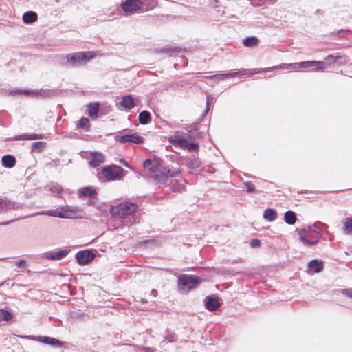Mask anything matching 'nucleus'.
<instances>
[{
    "label": "nucleus",
    "instance_id": "f257e3e1",
    "mask_svg": "<svg viewBox=\"0 0 352 352\" xmlns=\"http://www.w3.org/2000/svg\"><path fill=\"white\" fill-rule=\"evenodd\" d=\"M198 123H194L187 128L188 138H184L180 132L177 131L173 135L168 137V141L175 147L188 149L190 152L197 151L199 145L194 142L196 138H201V133L198 131Z\"/></svg>",
    "mask_w": 352,
    "mask_h": 352
},
{
    "label": "nucleus",
    "instance_id": "7ed1b4c3",
    "mask_svg": "<svg viewBox=\"0 0 352 352\" xmlns=\"http://www.w3.org/2000/svg\"><path fill=\"white\" fill-rule=\"evenodd\" d=\"M179 170H171L161 164H157L150 173V177L157 184H165L169 177H176L179 174Z\"/></svg>",
    "mask_w": 352,
    "mask_h": 352
},
{
    "label": "nucleus",
    "instance_id": "f3484780",
    "mask_svg": "<svg viewBox=\"0 0 352 352\" xmlns=\"http://www.w3.org/2000/svg\"><path fill=\"white\" fill-rule=\"evenodd\" d=\"M104 162V156L98 152H93L91 153V157L89 161V165L93 168L99 166Z\"/></svg>",
    "mask_w": 352,
    "mask_h": 352
},
{
    "label": "nucleus",
    "instance_id": "864d4df0",
    "mask_svg": "<svg viewBox=\"0 0 352 352\" xmlns=\"http://www.w3.org/2000/svg\"><path fill=\"white\" fill-rule=\"evenodd\" d=\"M213 1H214V6H215V7H217V6L216 5V3H217V0H213Z\"/></svg>",
    "mask_w": 352,
    "mask_h": 352
},
{
    "label": "nucleus",
    "instance_id": "39448f33",
    "mask_svg": "<svg viewBox=\"0 0 352 352\" xmlns=\"http://www.w3.org/2000/svg\"><path fill=\"white\" fill-rule=\"evenodd\" d=\"M93 56H88L87 52H76L68 54L65 58L67 60L65 63H63L65 67H79L85 64L88 60L91 59Z\"/></svg>",
    "mask_w": 352,
    "mask_h": 352
},
{
    "label": "nucleus",
    "instance_id": "c03bdc74",
    "mask_svg": "<svg viewBox=\"0 0 352 352\" xmlns=\"http://www.w3.org/2000/svg\"><path fill=\"white\" fill-rule=\"evenodd\" d=\"M342 294L347 297L352 298V288L342 289Z\"/></svg>",
    "mask_w": 352,
    "mask_h": 352
},
{
    "label": "nucleus",
    "instance_id": "4d7b16f0",
    "mask_svg": "<svg viewBox=\"0 0 352 352\" xmlns=\"http://www.w3.org/2000/svg\"><path fill=\"white\" fill-rule=\"evenodd\" d=\"M164 343H165V341H162V342H161V344L162 345Z\"/></svg>",
    "mask_w": 352,
    "mask_h": 352
},
{
    "label": "nucleus",
    "instance_id": "423d86ee",
    "mask_svg": "<svg viewBox=\"0 0 352 352\" xmlns=\"http://www.w3.org/2000/svg\"><path fill=\"white\" fill-rule=\"evenodd\" d=\"M177 280L178 286L182 287V289H187V291H190L199 285L201 278L193 275L181 274Z\"/></svg>",
    "mask_w": 352,
    "mask_h": 352
},
{
    "label": "nucleus",
    "instance_id": "ea45409f",
    "mask_svg": "<svg viewBox=\"0 0 352 352\" xmlns=\"http://www.w3.org/2000/svg\"><path fill=\"white\" fill-rule=\"evenodd\" d=\"M211 100H212V98H210V96H208L207 98H206V108L205 111H204V113H202L201 117L199 118V122H201L202 120V119L208 113V112L209 111V104H210Z\"/></svg>",
    "mask_w": 352,
    "mask_h": 352
},
{
    "label": "nucleus",
    "instance_id": "3c124183",
    "mask_svg": "<svg viewBox=\"0 0 352 352\" xmlns=\"http://www.w3.org/2000/svg\"><path fill=\"white\" fill-rule=\"evenodd\" d=\"M140 301L142 302V303H146L148 301L146 298H140Z\"/></svg>",
    "mask_w": 352,
    "mask_h": 352
},
{
    "label": "nucleus",
    "instance_id": "b1692460",
    "mask_svg": "<svg viewBox=\"0 0 352 352\" xmlns=\"http://www.w3.org/2000/svg\"><path fill=\"white\" fill-rule=\"evenodd\" d=\"M151 120V113L146 110L142 111L138 115V121L140 124H148Z\"/></svg>",
    "mask_w": 352,
    "mask_h": 352
},
{
    "label": "nucleus",
    "instance_id": "f8f14e48",
    "mask_svg": "<svg viewBox=\"0 0 352 352\" xmlns=\"http://www.w3.org/2000/svg\"><path fill=\"white\" fill-rule=\"evenodd\" d=\"M60 212L66 215V217H62L63 219L76 218V213L82 211L80 207L70 205L62 206L60 207Z\"/></svg>",
    "mask_w": 352,
    "mask_h": 352
},
{
    "label": "nucleus",
    "instance_id": "bb28decb",
    "mask_svg": "<svg viewBox=\"0 0 352 352\" xmlns=\"http://www.w3.org/2000/svg\"><path fill=\"white\" fill-rule=\"evenodd\" d=\"M296 213L292 210H288L284 214L285 222L288 225H294L296 221Z\"/></svg>",
    "mask_w": 352,
    "mask_h": 352
},
{
    "label": "nucleus",
    "instance_id": "7c9ffc66",
    "mask_svg": "<svg viewBox=\"0 0 352 352\" xmlns=\"http://www.w3.org/2000/svg\"><path fill=\"white\" fill-rule=\"evenodd\" d=\"M259 42V40L256 36H249L245 38L243 41V44L248 47H252L256 45Z\"/></svg>",
    "mask_w": 352,
    "mask_h": 352
},
{
    "label": "nucleus",
    "instance_id": "4c0bfd02",
    "mask_svg": "<svg viewBox=\"0 0 352 352\" xmlns=\"http://www.w3.org/2000/svg\"><path fill=\"white\" fill-rule=\"evenodd\" d=\"M49 186V190L54 193L60 195L62 192V188L58 184L53 183L51 184Z\"/></svg>",
    "mask_w": 352,
    "mask_h": 352
},
{
    "label": "nucleus",
    "instance_id": "cd10ccee",
    "mask_svg": "<svg viewBox=\"0 0 352 352\" xmlns=\"http://www.w3.org/2000/svg\"><path fill=\"white\" fill-rule=\"evenodd\" d=\"M263 217L268 221H274L277 218V212L274 209L267 208L265 210Z\"/></svg>",
    "mask_w": 352,
    "mask_h": 352
},
{
    "label": "nucleus",
    "instance_id": "6e6d98bb",
    "mask_svg": "<svg viewBox=\"0 0 352 352\" xmlns=\"http://www.w3.org/2000/svg\"><path fill=\"white\" fill-rule=\"evenodd\" d=\"M47 91H39V92L46 93Z\"/></svg>",
    "mask_w": 352,
    "mask_h": 352
},
{
    "label": "nucleus",
    "instance_id": "c85d7f7f",
    "mask_svg": "<svg viewBox=\"0 0 352 352\" xmlns=\"http://www.w3.org/2000/svg\"><path fill=\"white\" fill-rule=\"evenodd\" d=\"M91 127L90 122L89 118L82 117L81 118L77 124H76V129H84L86 131H89Z\"/></svg>",
    "mask_w": 352,
    "mask_h": 352
},
{
    "label": "nucleus",
    "instance_id": "6ab92c4d",
    "mask_svg": "<svg viewBox=\"0 0 352 352\" xmlns=\"http://www.w3.org/2000/svg\"><path fill=\"white\" fill-rule=\"evenodd\" d=\"M100 104L98 102L89 103L87 106L88 115L91 118L96 119L98 116Z\"/></svg>",
    "mask_w": 352,
    "mask_h": 352
},
{
    "label": "nucleus",
    "instance_id": "dca6fc26",
    "mask_svg": "<svg viewBox=\"0 0 352 352\" xmlns=\"http://www.w3.org/2000/svg\"><path fill=\"white\" fill-rule=\"evenodd\" d=\"M206 308L210 311L218 309L221 305L218 298L207 296L204 300Z\"/></svg>",
    "mask_w": 352,
    "mask_h": 352
},
{
    "label": "nucleus",
    "instance_id": "a211bd4d",
    "mask_svg": "<svg viewBox=\"0 0 352 352\" xmlns=\"http://www.w3.org/2000/svg\"><path fill=\"white\" fill-rule=\"evenodd\" d=\"M120 104L124 109H131L135 106V103L131 95L123 96Z\"/></svg>",
    "mask_w": 352,
    "mask_h": 352
},
{
    "label": "nucleus",
    "instance_id": "0eeeda50",
    "mask_svg": "<svg viewBox=\"0 0 352 352\" xmlns=\"http://www.w3.org/2000/svg\"><path fill=\"white\" fill-rule=\"evenodd\" d=\"M124 169L117 165L107 166L102 168V173L107 181H119L124 177Z\"/></svg>",
    "mask_w": 352,
    "mask_h": 352
},
{
    "label": "nucleus",
    "instance_id": "473e14b6",
    "mask_svg": "<svg viewBox=\"0 0 352 352\" xmlns=\"http://www.w3.org/2000/svg\"><path fill=\"white\" fill-rule=\"evenodd\" d=\"M285 64V63H283V64H281L278 66H274V67H267V68H264V69H254L251 74H259V73H262V72H272L276 69H285L284 67H280ZM287 69H289V68H287Z\"/></svg>",
    "mask_w": 352,
    "mask_h": 352
},
{
    "label": "nucleus",
    "instance_id": "9b49d317",
    "mask_svg": "<svg viewBox=\"0 0 352 352\" xmlns=\"http://www.w3.org/2000/svg\"><path fill=\"white\" fill-rule=\"evenodd\" d=\"M249 74V69H242L239 72L223 73L215 75H211L209 76H205L206 78L214 79L217 80H223L228 78H233L237 76L239 74L246 75Z\"/></svg>",
    "mask_w": 352,
    "mask_h": 352
},
{
    "label": "nucleus",
    "instance_id": "f03ea898",
    "mask_svg": "<svg viewBox=\"0 0 352 352\" xmlns=\"http://www.w3.org/2000/svg\"><path fill=\"white\" fill-rule=\"evenodd\" d=\"M342 59V56L340 55H333L329 54L325 58L324 61L320 60H306L302 61L299 63H294L290 64H285L281 67L284 68H293V69H299V68H307L310 67H315L316 71H324L327 65V63H336L338 60Z\"/></svg>",
    "mask_w": 352,
    "mask_h": 352
},
{
    "label": "nucleus",
    "instance_id": "58836bf2",
    "mask_svg": "<svg viewBox=\"0 0 352 352\" xmlns=\"http://www.w3.org/2000/svg\"><path fill=\"white\" fill-rule=\"evenodd\" d=\"M165 340L168 342H173L176 340V335L175 333L170 330H166V335L165 336Z\"/></svg>",
    "mask_w": 352,
    "mask_h": 352
},
{
    "label": "nucleus",
    "instance_id": "6e6552de",
    "mask_svg": "<svg viewBox=\"0 0 352 352\" xmlns=\"http://www.w3.org/2000/svg\"><path fill=\"white\" fill-rule=\"evenodd\" d=\"M97 251L93 249H87L78 252L76 254V259L80 265H85L94 260Z\"/></svg>",
    "mask_w": 352,
    "mask_h": 352
},
{
    "label": "nucleus",
    "instance_id": "393cba45",
    "mask_svg": "<svg viewBox=\"0 0 352 352\" xmlns=\"http://www.w3.org/2000/svg\"><path fill=\"white\" fill-rule=\"evenodd\" d=\"M96 194H97L96 190L91 186H87V187L82 188L79 191L80 197H87L91 198L94 196H95Z\"/></svg>",
    "mask_w": 352,
    "mask_h": 352
},
{
    "label": "nucleus",
    "instance_id": "f704fd0d",
    "mask_svg": "<svg viewBox=\"0 0 352 352\" xmlns=\"http://www.w3.org/2000/svg\"><path fill=\"white\" fill-rule=\"evenodd\" d=\"M45 144L44 142H34L32 144V151L39 153L45 148Z\"/></svg>",
    "mask_w": 352,
    "mask_h": 352
},
{
    "label": "nucleus",
    "instance_id": "ddd939ff",
    "mask_svg": "<svg viewBox=\"0 0 352 352\" xmlns=\"http://www.w3.org/2000/svg\"><path fill=\"white\" fill-rule=\"evenodd\" d=\"M69 252V250H60L54 252H47L43 254V258L51 260V261H57L60 260L65 258Z\"/></svg>",
    "mask_w": 352,
    "mask_h": 352
},
{
    "label": "nucleus",
    "instance_id": "2f4dec72",
    "mask_svg": "<svg viewBox=\"0 0 352 352\" xmlns=\"http://www.w3.org/2000/svg\"><path fill=\"white\" fill-rule=\"evenodd\" d=\"M160 162L161 161L160 160H151L147 159L143 162V166L146 168H148L151 173L152 170L155 168V166L160 164Z\"/></svg>",
    "mask_w": 352,
    "mask_h": 352
},
{
    "label": "nucleus",
    "instance_id": "2eb2a0df",
    "mask_svg": "<svg viewBox=\"0 0 352 352\" xmlns=\"http://www.w3.org/2000/svg\"><path fill=\"white\" fill-rule=\"evenodd\" d=\"M36 341L53 346H61L63 344L62 341L47 336H37Z\"/></svg>",
    "mask_w": 352,
    "mask_h": 352
},
{
    "label": "nucleus",
    "instance_id": "5fc2aeb1",
    "mask_svg": "<svg viewBox=\"0 0 352 352\" xmlns=\"http://www.w3.org/2000/svg\"><path fill=\"white\" fill-rule=\"evenodd\" d=\"M314 226L315 228H318V226H317V223H314Z\"/></svg>",
    "mask_w": 352,
    "mask_h": 352
},
{
    "label": "nucleus",
    "instance_id": "09e8293b",
    "mask_svg": "<svg viewBox=\"0 0 352 352\" xmlns=\"http://www.w3.org/2000/svg\"><path fill=\"white\" fill-rule=\"evenodd\" d=\"M151 295H152L153 297H156L157 296V291L155 289H153L151 292Z\"/></svg>",
    "mask_w": 352,
    "mask_h": 352
},
{
    "label": "nucleus",
    "instance_id": "49530a36",
    "mask_svg": "<svg viewBox=\"0 0 352 352\" xmlns=\"http://www.w3.org/2000/svg\"><path fill=\"white\" fill-rule=\"evenodd\" d=\"M19 338H22V339H26V340H36V336H26V335H23V336H19Z\"/></svg>",
    "mask_w": 352,
    "mask_h": 352
},
{
    "label": "nucleus",
    "instance_id": "c756f323",
    "mask_svg": "<svg viewBox=\"0 0 352 352\" xmlns=\"http://www.w3.org/2000/svg\"><path fill=\"white\" fill-rule=\"evenodd\" d=\"M38 214H45L50 217H59L62 218V217H66L65 214H63L62 212H60V207L58 208L56 210H50L47 211H43L38 213Z\"/></svg>",
    "mask_w": 352,
    "mask_h": 352
},
{
    "label": "nucleus",
    "instance_id": "4be33fe9",
    "mask_svg": "<svg viewBox=\"0 0 352 352\" xmlns=\"http://www.w3.org/2000/svg\"><path fill=\"white\" fill-rule=\"evenodd\" d=\"M43 138V135H42V134L24 133L22 135L14 136V140H31L41 139Z\"/></svg>",
    "mask_w": 352,
    "mask_h": 352
},
{
    "label": "nucleus",
    "instance_id": "412c9836",
    "mask_svg": "<svg viewBox=\"0 0 352 352\" xmlns=\"http://www.w3.org/2000/svg\"><path fill=\"white\" fill-rule=\"evenodd\" d=\"M308 267L310 270H313L314 273H319L323 269V264L321 261L313 259L309 262Z\"/></svg>",
    "mask_w": 352,
    "mask_h": 352
},
{
    "label": "nucleus",
    "instance_id": "9d476101",
    "mask_svg": "<svg viewBox=\"0 0 352 352\" xmlns=\"http://www.w3.org/2000/svg\"><path fill=\"white\" fill-rule=\"evenodd\" d=\"M116 140L120 143L133 142L135 144H141L144 141V138L137 133L126 134L124 135H116Z\"/></svg>",
    "mask_w": 352,
    "mask_h": 352
},
{
    "label": "nucleus",
    "instance_id": "603ef678",
    "mask_svg": "<svg viewBox=\"0 0 352 352\" xmlns=\"http://www.w3.org/2000/svg\"><path fill=\"white\" fill-rule=\"evenodd\" d=\"M10 221H7V222H3L1 223H0V225H3V226H6V225H8L9 224Z\"/></svg>",
    "mask_w": 352,
    "mask_h": 352
},
{
    "label": "nucleus",
    "instance_id": "a18cd8bd",
    "mask_svg": "<svg viewBox=\"0 0 352 352\" xmlns=\"http://www.w3.org/2000/svg\"><path fill=\"white\" fill-rule=\"evenodd\" d=\"M261 245V241L257 239H252L250 241V246L252 248H257Z\"/></svg>",
    "mask_w": 352,
    "mask_h": 352
},
{
    "label": "nucleus",
    "instance_id": "aec40b11",
    "mask_svg": "<svg viewBox=\"0 0 352 352\" xmlns=\"http://www.w3.org/2000/svg\"><path fill=\"white\" fill-rule=\"evenodd\" d=\"M38 19V14L34 11H28L23 14V21L25 24H30Z\"/></svg>",
    "mask_w": 352,
    "mask_h": 352
},
{
    "label": "nucleus",
    "instance_id": "72a5a7b5",
    "mask_svg": "<svg viewBox=\"0 0 352 352\" xmlns=\"http://www.w3.org/2000/svg\"><path fill=\"white\" fill-rule=\"evenodd\" d=\"M13 317L11 312L6 309H0V322L1 321H10Z\"/></svg>",
    "mask_w": 352,
    "mask_h": 352
},
{
    "label": "nucleus",
    "instance_id": "a878e982",
    "mask_svg": "<svg viewBox=\"0 0 352 352\" xmlns=\"http://www.w3.org/2000/svg\"><path fill=\"white\" fill-rule=\"evenodd\" d=\"M298 234H299V236H300V241L304 245H307V246L314 245L318 242L316 240H308L307 239V237L305 235L306 234V230L305 229L300 230Z\"/></svg>",
    "mask_w": 352,
    "mask_h": 352
},
{
    "label": "nucleus",
    "instance_id": "1a4fd4ad",
    "mask_svg": "<svg viewBox=\"0 0 352 352\" xmlns=\"http://www.w3.org/2000/svg\"><path fill=\"white\" fill-rule=\"evenodd\" d=\"M120 6L125 13H133L142 8V3L140 0H125L122 1Z\"/></svg>",
    "mask_w": 352,
    "mask_h": 352
},
{
    "label": "nucleus",
    "instance_id": "20e7f679",
    "mask_svg": "<svg viewBox=\"0 0 352 352\" xmlns=\"http://www.w3.org/2000/svg\"><path fill=\"white\" fill-rule=\"evenodd\" d=\"M138 205L133 202H122L116 206H113L110 209V212L113 216H118L120 218H124L132 214L138 210Z\"/></svg>",
    "mask_w": 352,
    "mask_h": 352
},
{
    "label": "nucleus",
    "instance_id": "5701e85b",
    "mask_svg": "<svg viewBox=\"0 0 352 352\" xmlns=\"http://www.w3.org/2000/svg\"><path fill=\"white\" fill-rule=\"evenodd\" d=\"M2 165L6 168H12L16 164V159L12 155H6L1 158Z\"/></svg>",
    "mask_w": 352,
    "mask_h": 352
},
{
    "label": "nucleus",
    "instance_id": "8fccbe9b",
    "mask_svg": "<svg viewBox=\"0 0 352 352\" xmlns=\"http://www.w3.org/2000/svg\"><path fill=\"white\" fill-rule=\"evenodd\" d=\"M315 14H324V11L320 10V9H318L316 10L315 12Z\"/></svg>",
    "mask_w": 352,
    "mask_h": 352
},
{
    "label": "nucleus",
    "instance_id": "79ce46f5",
    "mask_svg": "<svg viewBox=\"0 0 352 352\" xmlns=\"http://www.w3.org/2000/svg\"><path fill=\"white\" fill-rule=\"evenodd\" d=\"M15 264L19 268H26L28 267L27 263L24 259H19L15 261Z\"/></svg>",
    "mask_w": 352,
    "mask_h": 352
},
{
    "label": "nucleus",
    "instance_id": "4468645a",
    "mask_svg": "<svg viewBox=\"0 0 352 352\" xmlns=\"http://www.w3.org/2000/svg\"><path fill=\"white\" fill-rule=\"evenodd\" d=\"M19 204L16 202L11 201L6 197H0V214L19 208Z\"/></svg>",
    "mask_w": 352,
    "mask_h": 352
},
{
    "label": "nucleus",
    "instance_id": "a19ab883",
    "mask_svg": "<svg viewBox=\"0 0 352 352\" xmlns=\"http://www.w3.org/2000/svg\"><path fill=\"white\" fill-rule=\"evenodd\" d=\"M244 186L246 187L247 191L248 192L254 193L256 192L254 186L251 182H245Z\"/></svg>",
    "mask_w": 352,
    "mask_h": 352
},
{
    "label": "nucleus",
    "instance_id": "de8ad7c7",
    "mask_svg": "<svg viewBox=\"0 0 352 352\" xmlns=\"http://www.w3.org/2000/svg\"><path fill=\"white\" fill-rule=\"evenodd\" d=\"M120 162H121V163H122L124 166L128 167V168H131V169H132V168L130 166V165L129 164V163H128L126 161H125L124 160H121V161H120Z\"/></svg>",
    "mask_w": 352,
    "mask_h": 352
},
{
    "label": "nucleus",
    "instance_id": "e433bc0d",
    "mask_svg": "<svg viewBox=\"0 0 352 352\" xmlns=\"http://www.w3.org/2000/svg\"><path fill=\"white\" fill-rule=\"evenodd\" d=\"M33 91L30 89H14L12 90H9L8 92V95H16L20 94H24L25 95H29L30 93H32Z\"/></svg>",
    "mask_w": 352,
    "mask_h": 352
},
{
    "label": "nucleus",
    "instance_id": "37998d69",
    "mask_svg": "<svg viewBox=\"0 0 352 352\" xmlns=\"http://www.w3.org/2000/svg\"><path fill=\"white\" fill-rule=\"evenodd\" d=\"M135 352H153V350L149 347L137 346Z\"/></svg>",
    "mask_w": 352,
    "mask_h": 352
},
{
    "label": "nucleus",
    "instance_id": "c9c22d12",
    "mask_svg": "<svg viewBox=\"0 0 352 352\" xmlns=\"http://www.w3.org/2000/svg\"><path fill=\"white\" fill-rule=\"evenodd\" d=\"M344 232L347 234H352V217L345 219Z\"/></svg>",
    "mask_w": 352,
    "mask_h": 352
}]
</instances>
